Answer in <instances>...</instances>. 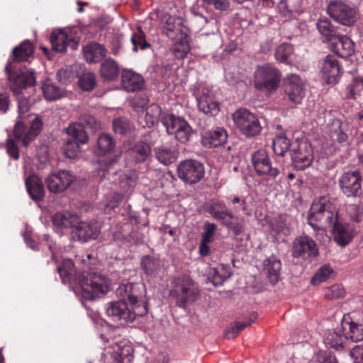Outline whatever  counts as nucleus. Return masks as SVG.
<instances>
[{
	"instance_id": "nucleus-1",
	"label": "nucleus",
	"mask_w": 363,
	"mask_h": 363,
	"mask_svg": "<svg viewBox=\"0 0 363 363\" xmlns=\"http://www.w3.org/2000/svg\"><path fill=\"white\" fill-rule=\"evenodd\" d=\"M56 269L64 283L79 284L81 294L84 299L94 300L101 298L109 291L110 281L106 276L96 272L88 271L77 274L74 264L70 259H64L62 264Z\"/></svg>"
},
{
	"instance_id": "nucleus-2",
	"label": "nucleus",
	"mask_w": 363,
	"mask_h": 363,
	"mask_svg": "<svg viewBox=\"0 0 363 363\" xmlns=\"http://www.w3.org/2000/svg\"><path fill=\"white\" fill-rule=\"evenodd\" d=\"M172 284L169 294L176 299V304L179 307L185 308L188 303L197 300L199 290L190 276L184 274L176 277Z\"/></svg>"
},
{
	"instance_id": "nucleus-3",
	"label": "nucleus",
	"mask_w": 363,
	"mask_h": 363,
	"mask_svg": "<svg viewBox=\"0 0 363 363\" xmlns=\"http://www.w3.org/2000/svg\"><path fill=\"white\" fill-rule=\"evenodd\" d=\"M281 73L279 69L267 63L258 66L254 74V86L267 95L275 91L279 86Z\"/></svg>"
},
{
	"instance_id": "nucleus-4",
	"label": "nucleus",
	"mask_w": 363,
	"mask_h": 363,
	"mask_svg": "<svg viewBox=\"0 0 363 363\" xmlns=\"http://www.w3.org/2000/svg\"><path fill=\"white\" fill-rule=\"evenodd\" d=\"M5 72L11 90L15 94L36 84V74L32 69L21 68L12 62H8L5 67Z\"/></svg>"
},
{
	"instance_id": "nucleus-5",
	"label": "nucleus",
	"mask_w": 363,
	"mask_h": 363,
	"mask_svg": "<svg viewBox=\"0 0 363 363\" xmlns=\"http://www.w3.org/2000/svg\"><path fill=\"white\" fill-rule=\"evenodd\" d=\"M147 313L145 305L129 308L124 300L111 301L108 303L106 314L113 321H121V323H132L135 316L143 317Z\"/></svg>"
},
{
	"instance_id": "nucleus-6",
	"label": "nucleus",
	"mask_w": 363,
	"mask_h": 363,
	"mask_svg": "<svg viewBox=\"0 0 363 363\" xmlns=\"http://www.w3.org/2000/svg\"><path fill=\"white\" fill-rule=\"evenodd\" d=\"M145 287L141 283H126L121 284L116 289V295L121 298V300L129 301L131 307L145 306L147 308V302L145 300Z\"/></svg>"
},
{
	"instance_id": "nucleus-7",
	"label": "nucleus",
	"mask_w": 363,
	"mask_h": 363,
	"mask_svg": "<svg viewBox=\"0 0 363 363\" xmlns=\"http://www.w3.org/2000/svg\"><path fill=\"white\" fill-rule=\"evenodd\" d=\"M236 126L247 137H254L259 134L262 127L258 118L245 108L237 110L233 115Z\"/></svg>"
},
{
	"instance_id": "nucleus-8",
	"label": "nucleus",
	"mask_w": 363,
	"mask_h": 363,
	"mask_svg": "<svg viewBox=\"0 0 363 363\" xmlns=\"http://www.w3.org/2000/svg\"><path fill=\"white\" fill-rule=\"evenodd\" d=\"M327 11L333 19L343 26H351L357 20L355 9L342 0L330 1Z\"/></svg>"
},
{
	"instance_id": "nucleus-9",
	"label": "nucleus",
	"mask_w": 363,
	"mask_h": 363,
	"mask_svg": "<svg viewBox=\"0 0 363 363\" xmlns=\"http://www.w3.org/2000/svg\"><path fill=\"white\" fill-rule=\"evenodd\" d=\"M169 134H174L182 143L189 141L193 130L189 124L182 117L174 114L165 116L162 121Z\"/></svg>"
},
{
	"instance_id": "nucleus-10",
	"label": "nucleus",
	"mask_w": 363,
	"mask_h": 363,
	"mask_svg": "<svg viewBox=\"0 0 363 363\" xmlns=\"http://www.w3.org/2000/svg\"><path fill=\"white\" fill-rule=\"evenodd\" d=\"M334 213L326 208V205L320 201L313 203L308 216V223L315 230H321L333 226Z\"/></svg>"
},
{
	"instance_id": "nucleus-11",
	"label": "nucleus",
	"mask_w": 363,
	"mask_h": 363,
	"mask_svg": "<svg viewBox=\"0 0 363 363\" xmlns=\"http://www.w3.org/2000/svg\"><path fill=\"white\" fill-rule=\"evenodd\" d=\"M178 177L185 183L196 184L204 176V168L201 163L194 160L181 162L177 167Z\"/></svg>"
},
{
	"instance_id": "nucleus-12",
	"label": "nucleus",
	"mask_w": 363,
	"mask_h": 363,
	"mask_svg": "<svg viewBox=\"0 0 363 363\" xmlns=\"http://www.w3.org/2000/svg\"><path fill=\"white\" fill-rule=\"evenodd\" d=\"M292 166L302 171L308 167L313 160V152L311 144L306 141L298 143L297 147L291 150Z\"/></svg>"
},
{
	"instance_id": "nucleus-13",
	"label": "nucleus",
	"mask_w": 363,
	"mask_h": 363,
	"mask_svg": "<svg viewBox=\"0 0 363 363\" xmlns=\"http://www.w3.org/2000/svg\"><path fill=\"white\" fill-rule=\"evenodd\" d=\"M76 223L72 228V236L74 240L85 242L96 239L100 233L96 222L82 221L77 217Z\"/></svg>"
},
{
	"instance_id": "nucleus-14",
	"label": "nucleus",
	"mask_w": 363,
	"mask_h": 363,
	"mask_svg": "<svg viewBox=\"0 0 363 363\" xmlns=\"http://www.w3.org/2000/svg\"><path fill=\"white\" fill-rule=\"evenodd\" d=\"M294 257L307 259L318 255V248L315 241L308 236H299L294 242L291 249Z\"/></svg>"
},
{
	"instance_id": "nucleus-15",
	"label": "nucleus",
	"mask_w": 363,
	"mask_h": 363,
	"mask_svg": "<svg viewBox=\"0 0 363 363\" xmlns=\"http://www.w3.org/2000/svg\"><path fill=\"white\" fill-rule=\"evenodd\" d=\"M75 179V176L70 171L61 170L47 177L46 186L50 192L61 193L66 190Z\"/></svg>"
},
{
	"instance_id": "nucleus-16",
	"label": "nucleus",
	"mask_w": 363,
	"mask_h": 363,
	"mask_svg": "<svg viewBox=\"0 0 363 363\" xmlns=\"http://www.w3.org/2000/svg\"><path fill=\"white\" fill-rule=\"evenodd\" d=\"M361 180L359 171L344 173L339 180L342 193L347 197L357 196L361 189Z\"/></svg>"
},
{
	"instance_id": "nucleus-17",
	"label": "nucleus",
	"mask_w": 363,
	"mask_h": 363,
	"mask_svg": "<svg viewBox=\"0 0 363 363\" xmlns=\"http://www.w3.org/2000/svg\"><path fill=\"white\" fill-rule=\"evenodd\" d=\"M253 166L259 175H269L275 178L279 173L277 168L272 167L271 161L266 151H256L252 157Z\"/></svg>"
},
{
	"instance_id": "nucleus-18",
	"label": "nucleus",
	"mask_w": 363,
	"mask_h": 363,
	"mask_svg": "<svg viewBox=\"0 0 363 363\" xmlns=\"http://www.w3.org/2000/svg\"><path fill=\"white\" fill-rule=\"evenodd\" d=\"M330 43L332 51L340 57H348L354 52V42L346 35L338 34Z\"/></svg>"
},
{
	"instance_id": "nucleus-19",
	"label": "nucleus",
	"mask_w": 363,
	"mask_h": 363,
	"mask_svg": "<svg viewBox=\"0 0 363 363\" xmlns=\"http://www.w3.org/2000/svg\"><path fill=\"white\" fill-rule=\"evenodd\" d=\"M284 91L291 101L300 104L305 95V89L298 76L291 75L284 82Z\"/></svg>"
},
{
	"instance_id": "nucleus-20",
	"label": "nucleus",
	"mask_w": 363,
	"mask_h": 363,
	"mask_svg": "<svg viewBox=\"0 0 363 363\" xmlns=\"http://www.w3.org/2000/svg\"><path fill=\"white\" fill-rule=\"evenodd\" d=\"M145 81L142 75L131 69H124L121 73V86L128 92L142 90Z\"/></svg>"
},
{
	"instance_id": "nucleus-21",
	"label": "nucleus",
	"mask_w": 363,
	"mask_h": 363,
	"mask_svg": "<svg viewBox=\"0 0 363 363\" xmlns=\"http://www.w3.org/2000/svg\"><path fill=\"white\" fill-rule=\"evenodd\" d=\"M322 72L327 83L333 84L337 83L340 77V68L335 56L328 55L325 57L322 67Z\"/></svg>"
},
{
	"instance_id": "nucleus-22",
	"label": "nucleus",
	"mask_w": 363,
	"mask_h": 363,
	"mask_svg": "<svg viewBox=\"0 0 363 363\" xmlns=\"http://www.w3.org/2000/svg\"><path fill=\"white\" fill-rule=\"evenodd\" d=\"M116 145V141L111 135L101 133L96 145L93 147V152L98 157L106 156L113 152Z\"/></svg>"
},
{
	"instance_id": "nucleus-23",
	"label": "nucleus",
	"mask_w": 363,
	"mask_h": 363,
	"mask_svg": "<svg viewBox=\"0 0 363 363\" xmlns=\"http://www.w3.org/2000/svg\"><path fill=\"white\" fill-rule=\"evenodd\" d=\"M33 52V43L29 40H25L13 49L11 54V61L9 62L16 65L17 62L28 61Z\"/></svg>"
},
{
	"instance_id": "nucleus-24",
	"label": "nucleus",
	"mask_w": 363,
	"mask_h": 363,
	"mask_svg": "<svg viewBox=\"0 0 363 363\" xmlns=\"http://www.w3.org/2000/svg\"><path fill=\"white\" fill-rule=\"evenodd\" d=\"M104 46L96 42H91L83 48L84 56L89 63H96L103 60L106 55Z\"/></svg>"
},
{
	"instance_id": "nucleus-25",
	"label": "nucleus",
	"mask_w": 363,
	"mask_h": 363,
	"mask_svg": "<svg viewBox=\"0 0 363 363\" xmlns=\"http://www.w3.org/2000/svg\"><path fill=\"white\" fill-rule=\"evenodd\" d=\"M342 330L345 331V339L353 342H359L363 340V325L349 320L344 318L342 320Z\"/></svg>"
},
{
	"instance_id": "nucleus-26",
	"label": "nucleus",
	"mask_w": 363,
	"mask_h": 363,
	"mask_svg": "<svg viewBox=\"0 0 363 363\" xmlns=\"http://www.w3.org/2000/svg\"><path fill=\"white\" fill-rule=\"evenodd\" d=\"M227 133L223 129L206 131L201 138V144L208 148L218 147L227 140Z\"/></svg>"
},
{
	"instance_id": "nucleus-27",
	"label": "nucleus",
	"mask_w": 363,
	"mask_h": 363,
	"mask_svg": "<svg viewBox=\"0 0 363 363\" xmlns=\"http://www.w3.org/2000/svg\"><path fill=\"white\" fill-rule=\"evenodd\" d=\"M263 265L264 272L267 274L269 282L273 285L276 284L280 279L281 261L272 255L264 261Z\"/></svg>"
},
{
	"instance_id": "nucleus-28",
	"label": "nucleus",
	"mask_w": 363,
	"mask_h": 363,
	"mask_svg": "<svg viewBox=\"0 0 363 363\" xmlns=\"http://www.w3.org/2000/svg\"><path fill=\"white\" fill-rule=\"evenodd\" d=\"M27 191L31 199L36 201L43 200L45 194L43 183L36 175H30L26 180Z\"/></svg>"
},
{
	"instance_id": "nucleus-29",
	"label": "nucleus",
	"mask_w": 363,
	"mask_h": 363,
	"mask_svg": "<svg viewBox=\"0 0 363 363\" xmlns=\"http://www.w3.org/2000/svg\"><path fill=\"white\" fill-rule=\"evenodd\" d=\"M333 232L334 240L342 247H345L348 245L352 239V236L350 232L349 225L347 224L339 223L337 219V216H335V221L333 225Z\"/></svg>"
},
{
	"instance_id": "nucleus-30",
	"label": "nucleus",
	"mask_w": 363,
	"mask_h": 363,
	"mask_svg": "<svg viewBox=\"0 0 363 363\" xmlns=\"http://www.w3.org/2000/svg\"><path fill=\"white\" fill-rule=\"evenodd\" d=\"M129 152L135 163H143L151 156L152 148L149 143L140 140L129 150Z\"/></svg>"
},
{
	"instance_id": "nucleus-31",
	"label": "nucleus",
	"mask_w": 363,
	"mask_h": 363,
	"mask_svg": "<svg viewBox=\"0 0 363 363\" xmlns=\"http://www.w3.org/2000/svg\"><path fill=\"white\" fill-rule=\"evenodd\" d=\"M133 347L125 341L115 343L113 359L116 363H130L133 357Z\"/></svg>"
},
{
	"instance_id": "nucleus-32",
	"label": "nucleus",
	"mask_w": 363,
	"mask_h": 363,
	"mask_svg": "<svg viewBox=\"0 0 363 363\" xmlns=\"http://www.w3.org/2000/svg\"><path fill=\"white\" fill-rule=\"evenodd\" d=\"M101 77L105 81H114L119 75V66L114 60L106 58L100 66Z\"/></svg>"
},
{
	"instance_id": "nucleus-33",
	"label": "nucleus",
	"mask_w": 363,
	"mask_h": 363,
	"mask_svg": "<svg viewBox=\"0 0 363 363\" xmlns=\"http://www.w3.org/2000/svg\"><path fill=\"white\" fill-rule=\"evenodd\" d=\"M218 220L220 221L223 225L231 230L236 236L243 232L244 226L242 223L239 222L238 217L228 210Z\"/></svg>"
},
{
	"instance_id": "nucleus-34",
	"label": "nucleus",
	"mask_w": 363,
	"mask_h": 363,
	"mask_svg": "<svg viewBox=\"0 0 363 363\" xmlns=\"http://www.w3.org/2000/svg\"><path fill=\"white\" fill-rule=\"evenodd\" d=\"M157 160L164 165L173 163L177 157V152L165 145H161L154 149Z\"/></svg>"
},
{
	"instance_id": "nucleus-35",
	"label": "nucleus",
	"mask_w": 363,
	"mask_h": 363,
	"mask_svg": "<svg viewBox=\"0 0 363 363\" xmlns=\"http://www.w3.org/2000/svg\"><path fill=\"white\" fill-rule=\"evenodd\" d=\"M77 216L67 211H60L55 213L52 216L54 225L59 228H71L76 224Z\"/></svg>"
},
{
	"instance_id": "nucleus-36",
	"label": "nucleus",
	"mask_w": 363,
	"mask_h": 363,
	"mask_svg": "<svg viewBox=\"0 0 363 363\" xmlns=\"http://www.w3.org/2000/svg\"><path fill=\"white\" fill-rule=\"evenodd\" d=\"M198 106L200 111L210 116H216L220 111V104L207 95L200 97Z\"/></svg>"
},
{
	"instance_id": "nucleus-37",
	"label": "nucleus",
	"mask_w": 363,
	"mask_h": 363,
	"mask_svg": "<svg viewBox=\"0 0 363 363\" xmlns=\"http://www.w3.org/2000/svg\"><path fill=\"white\" fill-rule=\"evenodd\" d=\"M69 138L81 145L86 144L89 141V135L81 125L73 123L67 128Z\"/></svg>"
},
{
	"instance_id": "nucleus-38",
	"label": "nucleus",
	"mask_w": 363,
	"mask_h": 363,
	"mask_svg": "<svg viewBox=\"0 0 363 363\" xmlns=\"http://www.w3.org/2000/svg\"><path fill=\"white\" fill-rule=\"evenodd\" d=\"M45 98L49 101H54L64 96V89L55 85L50 79H46L42 86Z\"/></svg>"
},
{
	"instance_id": "nucleus-39",
	"label": "nucleus",
	"mask_w": 363,
	"mask_h": 363,
	"mask_svg": "<svg viewBox=\"0 0 363 363\" xmlns=\"http://www.w3.org/2000/svg\"><path fill=\"white\" fill-rule=\"evenodd\" d=\"M342 326L333 331H329L325 337V343L332 348L339 350L343 347L345 335Z\"/></svg>"
},
{
	"instance_id": "nucleus-40",
	"label": "nucleus",
	"mask_w": 363,
	"mask_h": 363,
	"mask_svg": "<svg viewBox=\"0 0 363 363\" xmlns=\"http://www.w3.org/2000/svg\"><path fill=\"white\" fill-rule=\"evenodd\" d=\"M317 28L319 32L324 35L330 42L340 34L338 28L334 26L330 21L327 18L320 19L317 23Z\"/></svg>"
},
{
	"instance_id": "nucleus-41",
	"label": "nucleus",
	"mask_w": 363,
	"mask_h": 363,
	"mask_svg": "<svg viewBox=\"0 0 363 363\" xmlns=\"http://www.w3.org/2000/svg\"><path fill=\"white\" fill-rule=\"evenodd\" d=\"M204 210L218 220L228 211L226 206L219 201L211 199L204 205Z\"/></svg>"
},
{
	"instance_id": "nucleus-42",
	"label": "nucleus",
	"mask_w": 363,
	"mask_h": 363,
	"mask_svg": "<svg viewBox=\"0 0 363 363\" xmlns=\"http://www.w3.org/2000/svg\"><path fill=\"white\" fill-rule=\"evenodd\" d=\"M68 33L60 30L57 33H52L50 37V43L54 51L64 52L67 48Z\"/></svg>"
},
{
	"instance_id": "nucleus-43",
	"label": "nucleus",
	"mask_w": 363,
	"mask_h": 363,
	"mask_svg": "<svg viewBox=\"0 0 363 363\" xmlns=\"http://www.w3.org/2000/svg\"><path fill=\"white\" fill-rule=\"evenodd\" d=\"M294 52L293 45L284 43L279 45L275 51V57L280 62L290 63L289 58Z\"/></svg>"
},
{
	"instance_id": "nucleus-44",
	"label": "nucleus",
	"mask_w": 363,
	"mask_h": 363,
	"mask_svg": "<svg viewBox=\"0 0 363 363\" xmlns=\"http://www.w3.org/2000/svg\"><path fill=\"white\" fill-rule=\"evenodd\" d=\"M140 266L144 272L147 275L158 271L160 267L159 259L150 255L142 257Z\"/></svg>"
},
{
	"instance_id": "nucleus-45",
	"label": "nucleus",
	"mask_w": 363,
	"mask_h": 363,
	"mask_svg": "<svg viewBox=\"0 0 363 363\" xmlns=\"http://www.w3.org/2000/svg\"><path fill=\"white\" fill-rule=\"evenodd\" d=\"M77 123L81 125L84 129L89 128L92 132H96L101 129L100 122L93 116L89 114H82L79 117Z\"/></svg>"
},
{
	"instance_id": "nucleus-46",
	"label": "nucleus",
	"mask_w": 363,
	"mask_h": 363,
	"mask_svg": "<svg viewBox=\"0 0 363 363\" xmlns=\"http://www.w3.org/2000/svg\"><path fill=\"white\" fill-rule=\"evenodd\" d=\"M112 125L113 131L120 135L130 133L133 130V125L129 120L123 117L114 119Z\"/></svg>"
},
{
	"instance_id": "nucleus-47",
	"label": "nucleus",
	"mask_w": 363,
	"mask_h": 363,
	"mask_svg": "<svg viewBox=\"0 0 363 363\" xmlns=\"http://www.w3.org/2000/svg\"><path fill=\"white\" fill-rule=\"evenodd\" d=\"M79 86L84 91H91L96 85V75L93 72L82 74L78 80Z\"/></svg>"
},
{
	"instance_id": "nucleus-48",
	"label": "nucleus",
	"mask_w": 363,
	"mask_h": 363,
	"mask_svg": "<svg viewBox=\"0 0 363 363\" xmlns=\"http://www.w3.org/2000/svg\"><path fill=\"white\" fill-rule=\"evenodd\" d=\"M131 42L133 45V50L135 52H137L139 48L145 50L150 46L146 41L145 33L142 30L140 26L138 27V30L132 35Z\"/></svg>"
},
{
	"instance_id": "nucleus-49",
	"label": "nucleus",
	"mask_w": 363,
	"mask_h": 363,
	"mask_svg": "<svg viewBox=\"0 0 363 363\" xmlns=\"http://www.w3.org/2000/svg\"><path fill=\"white\" fill-rule=\"evenodd\" d=\"M290 142L286 137L279 136L273 140V150L279 156H284L289 148Z\"/></svg>"
},
{
	"instance_id": "nucleus-50",
	"label": "nucleus",
	"mask_w": 363,
	"mask_h": 363,
	"mask_svg": "<svg viewBox=\"0 0 363 363\" xmlns=\"http://www.w3.org/2000/svg\"><path fill=\"white\" fill-rule=\"evenodd\" d=\"M333 272V270L330 266L323 265L315 272L311 280V283L313 285H318L320 283L326 281Z\"/></svg>"
},
{
	"instance_id": "nucleus-51",
	"label": "nucleus",
	"mask_w": 363,
	"mask_h": 363,
	"mask_svg": "<svg viewBox=\"0 0 363 363\" xmlns=\"http://www.w3.org/2000/svg\"><path fill=\"white\" fill-rule=\"evenodd\" d=\"M163 32L167 35L170 36L171 33L175 31L179 30L181 24V20L179 18L176 19L174 17L168 16L164 18Z\"/></svg>"
},
{
	"instance_id": "nucleus-52",
	"label": "nucleus",
	"mask_w": 363,
	"mask_h": 363,
	"mask_svg": "<svg viewBox=\"0 0 363 363\" xmlns=\"http://www.w3.org/2000/svg\"><path fill=\"white\" fill-rule=\"evenodd\" d=\"M81 144L68 138L63 146V150L67 158L74 159L80 152Z\"/></svg>"
},
{
	"instance_id": "nucleus-53",
	"label": "nucleus",
	"mask_w": 363,
	"mask_h": 363,
	"mask_svg": "<svg viewBox=\"0 0 363 363\" xmlns=\"http://www.w3.org/2000/svg\"><path fill=\"white\" fill-rule=\"evenodd\" d=\"M345 292L343 287L339 284H335L325 289V296L328 299L340 298L344 296Z\"/></svg>"
},
{
	"instance_id": "nucleus-54",
	"label": "nucleus",
	"mask_w": 363,
	"mask_h": 363,
	"mask_svg": "<svg viewBox=\"0 0 363 363\" xmlns=\"http://www.w3.org/2000/svg\"><path fill=\"white\" fill-rule=\"evenodd\" d=\"M230 275V273L225 272L224 268L220 269V270L214 269L211 281L215 286H220L222 285Z\"/></svg>"
},
{
	"instance_id": "nucleus-55",
	"label": "nucleus",
	"mask_w": 363,
	"mask_h": 363,
	"mask_svg": "<svg viewBox=\"0 0 363 363\" xmlns=\"http://www.w3.org/2000/svg\"><path fill=\"white\" fill-rule=\"evenodd\" d=\"M57 79L62 84H68L72 79V74L70 71L67 69L61 68L56 74Z\"/></svg>"
},
{
	"instance_id": "nucleus-56",
	"label": "nucleus",
	"mask_w": 363,
	"mask_h": 363,
	"mask_svg": "<svg viewBox=\"0 0 363 363\" xmlns=\"http://www.w3.org/2000/svg\"><path fill=\"white\" fill-rule=\"evenodd\" d=\"M204 226L205 231L202 235V240L204 242H210L212 240L216 225L214 223L208 222L205 223Z\"/></svg>"
},
{
	"instance_id": "nucleus-57",
	"label": "nucleus",
	"mask_w": 363,
	"mask_h": 363,
	"mask_svg": "<svg viewBox=\"0 0 363 363\" xmlns=\"http://www.w3.org/2000/svg\"><path fill=\"white\" fill-rule=\"evenodd\" d=\"M6 150L8 154L13 159L18 160L19 158V150L16 144V143L13 141V139H8L6 142Z\"/></svg>"
},
{
	"instance_id": "nucleus-58",
	"label": "nucleus",
	"mask_w": 363,
	"mask_h": 363,
	"mask_svg": "<svg viewBox=\"0 0 363 363\" xmlns=\"http://www.w3.org/2000/svg\"><path fill=\"white\" fill-rule=\"evenodd\" d=\"M350 354L354 359V363H362L363 362V346L357 345L352 348Z\"/></svg>"
},
{
	"instance_id": "nucleus-59",
	"label": "nucleus",
	"mask_w": 363,
	"mask_h": 363,
	"mask_svg": "<svg viewBox=\"0 0 363 363\" xmlns=\"http://www.w3.org/2000/svg\"><path fill=\"white\" fill-rule=\"evenodd\" d=\"M257 318V315L256 313H253L250 315V317L244 322H233L235 325V328H236V331L239 333L240 331L250 326L252 323H255V320Z\"/></svg>"
},
{
	"instance_id": "nucleus-60",
	"label": "nucleus",
	"mask_w": 363,
	"mask_h": 363,
	"mask_svg": "<svg viewBox=\"0 0 363 363\" xmlns=\"http://www.w3.org/2000/svg\"><path fill=\"white\" fill-rule=\"evenodd\" d=\"M257 318V315L256 313H253L250 315V317L244 322H233L235 325V328H236V331L239 333L240 331L250 326L252 323H255V320Z\"/></svg>"
},
{
	"instance_id": "nucleus-61",
	"label": "nucleus",
	"mask_w": 363,
	"mask_h": 363,
	"mask_svg": "<svg viewBox=\"0 0 363 363\" xmlns=\"http://www.w3.org/2000/svg\"><path fill=\"white\" fill-rule=\"evenodd\" d=\"M26 130L27 127L24 125L23 123L21 121L17 122L13 128L14 137L18 140H21Z\"/></svg>"
},
{
	"instance_id": "nucleus-62",
	"label": "nucleus",
	"mask_w": 363,
	"mask_h": 363,
	"mask_svg": "<svg viewBox=\"0 0 363 363\" xmlns=\"http://www.w3.org/2000/svg\"><path fill=\"white\" fill-rule=\"evenodd\" d=\"M36 133L30 130H26L22 139V143L25 147H27L31 141H33L37 136Z\"/></svg>"
},
{
	"instance_id": "nucleus-63",
	"label": "nucleus",
	"mask_w": 363,
	"mask_h": 363,
	"mask_svg": "<svg viewBox=\"0 0 363 363\" xmlns=\"http://www.w3.org/2000/svg\"><path fill=\"white\" fill-rule=\"evenodd\" d=\"M30 105L29 100L26 97H22L18 101V108L21 113H27L30 109Z\"/></svg>"
},
{
	"instance_id": "nucleus-64",
	"label": "nucleus",
	"mask_w": 363,
	"mask_h": 363,
	"mask_svg": "<svg viewBox=\"0 0 363 363\" xmlns=\"http://www.w3.org/2000/svg\"><path fill=\"white\" fill-rule=\"evenodd\" d=\"M43 128V122L40 119L35 118L34 120H33L31 125L29 128V130L33 132L34 133H36V135H38L42 130Z\"/></svg>"
}]
</instances>
